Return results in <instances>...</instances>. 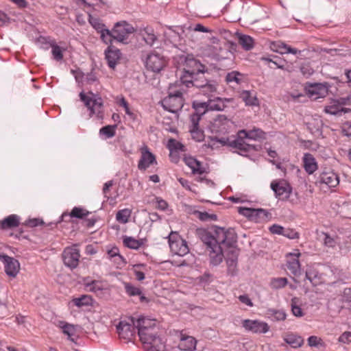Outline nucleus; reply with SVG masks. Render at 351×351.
I'll use <instances>...</instances> for the list:
<instances>
[{"mask_svg": "<svg viewBox=\"0 0 351 351\" xmlns=\"http://www.w3.org/2000/svg\"><path fill=\"white\" fill-rule=\"evenodd\" d=\"M339 341L346 343L351 342V332H343L339 339Z\"/></svg>", "mask_w": 351, "mask_h": 351, "instance_id": "nucleus-64", "label": "nucleus"}, {"mask_svg": "<svg viewBox=\"0 0 351 351\" xmlns=\"http://www.w3.org/2000/svg\"><path fill=\"white\" fill-rule=\"evenodd\" d=\"M59 327L62 329V332L67 335L69 340L74 341L73 336H75L76 332V329L74 325L64 322H60Z\"/></svg>", "mask_w": 351, "mask_h": 351, "instance_id": "nucleus-35", "label": "nucleus"}, {"mask_svg": "<svg viewBox=\"0 0 351 351\" xmlns=\"http://www.w3.org/2000/svg\"><path fill=\"white\" fill-rule=\"evenodd\" d=\"M80 257V250L77 245L66 247L62 252L64 263L70 268H75L78 265Z\"/></svg>", "mask_w": 351, "mask_h": 351, "instance_id": "nucleus-12", "label": "nucleus"}, {"mask_svg": "<svg viewBox=\"0 0 351 351\" xmlns=\"http://www.w3.org/2000/svg\"><path fill=\"white\" fill-rule=\"evenodd\" d=\"M169 245L171 252L176 255L183 256L189 252L186 241L176 232L169 234Z\"/></svg>", "mask_w": 351, "mask_h": 351, "instance_id": "nucleus-7", "label": "nucleus"}, {"mask_svg": "<svg viewBox=\"0 0 351 351\" xmlns=\"http://www.w3.org/2000/svg\"><path fill=\"white\" fill-rule=\"evenodd\" d=\"M193 107L196 113H199L202 116L208 110H223L226 108V104L225 100L220 97H215L213 99H209L207 102H194Z\"/></svg>", "mask_w": 351, "mask_h": 351, "instance_id": "nucleus-8", "label": "nucleus"}, {"mask_svg": "<svg viewBox=\"0 0 351 351\" xmlns=\"http://www.w3.org/2000/svg\"><path fill=\"white\" fill-rule=\"evenodd\" d=\"M329 86L327 83H307L304 90L312 100L324 98L328 94Z\"/></svg>", "mask_w": 351, "mask_h": 351, "instance_id": "nucleus-10", "label": "nucleus"}, {"mask_svg": "<svg viewBox=\"0 0 351 351\" xmlns=\"http://www.w3.org/2000/svg\"><path fill=\"white\" fill-rule=\"evenodd\" d=\"M268 314L274 321H283L287 317L285 312L282 310L270 309Z\"/></svg>", "mask_w": 351, "mask_h": 351, "instance_id": "nucleus-49", "label": "nucleus"}, {"mask_svg": "<svg viewBox=\"0 0 351 351\" xmlns=\"http://www.w3.org/2000/svg\"><path fill=\"white\" fill-rule=\"evenodd\" d=\"M196 341L191 336L186 335L182 332L180 335L178 349L184 351H191L195 348Z\"/></svg>", "mask_w": 351, "mask_h": 351, "instance_id": "nucleus-27", "label": "nucleus"}, {"mask_svg": "<svg viewBox=\"0 0 351 351\" xmlns=\"http://www.w3.org/2000/svg\"><path fill=\"white\" fill-rule=\"evenodd\" d=\"M239 44L242 46L245 50H250L254 47L253 38L247 35H240L238 40Z\"/></svg>", "mask_w": 351, "mask_h": 351, "instance_id": "nucleus-41", "label": "nucleus"}, {"mask_svg": "<svg viewBox=\"0 0 351 351\" xmlns=\"http://www.w3.org/2000/svg\"><path fill=\"white\" fill-rule=\"evenodd\" d=\"M141 157L138 162V168L140 171H145L149 167L157 164L156 156L152 154L147 145L140 148Z\"/></svg>", "mask_w": 351, "mask_h": 351, "instance_id": "nucleus-15", "label": "nucleus"}, {"mask_svg": "<svg viewBox=\"0 0 351 351\" xmlns=\"http://www.w3.org/2000/svg\"><path fill=\"white\" fill-rule=\"evenodd\" d=\"M233 253H234V259H227V264L228 266V269L230 271H234L236 268L237 263V258L239 255V252L237 249H233Z\"/></svg>", "mask_w": 351, "mask_h": 351, "instance_id": "nucleus-58", "label": "nucleus"}, {"mask_svg": "<svg viewBox=\"0 0 351 351\" xmlns=\"http://www.w3.org/2000/svg\"><path fill=\"white\" fill-rule=\"evenodd\" d=\"M19 217L16 215H10L0 221L2 229L16 228L19 226Z\"/></svg>", "mask_w": 351, "mask_h": 351, "instance_id": "nucleus-33", "label": "nucleus"}, {"mask_svg": "<svg viewBox=\"0 0 351 351\" xmlns=\"http://www.w3.org/2000/svg\"><path fill=\"white\" fill-rule=\"evenodd\" d=\"M167 147L169 149L171 156H173V154H176V152L180 151H184V145L173 138H171L168 141Z\"/></svg>", "mask_w": 351, "mask_h": 351, "instance_id": "nucleus-40", "label": "nucleus"}, {"mask_svg": "<svg viewBox=\"0 0 351 351\" xmlns=\"http://www.w3.org/2000/svg\"><path fill=\"white\" fill-rule=\"evenodd\" d=\"M87 287H89V289L93 291L101 290L103 289V285L101 282L97 280H93L90 283H88Z\"/></svg>", "mask_w": 351, "mask_h": 351, "instance_id": "nucleus-61", "label": "nucleus"}, {"mask_svg": "<svg viewBox=\"0 0 351 351\" xmlns=\"http://www.w3.org/2000/svg\"><path fill=\"white\" fill-rule=\"evenodd\" d=\"M254 210V208H245V207H240L239 208V213L241 215L247 217L251 221H252V218L254 217V213H253Z\"/></svg>", "mask_w": 351, "mask_h": 351, "instance_id": "nucleus-60", "label": "nucleus"}, {"mask_svg": "<svg viewBox=\"0 0 351 351\" xmlns=\"http://www.w3.org/2000/svg\"><path fill=\"white\" fill-rule=\"evenodd\" d=\"M72 302L78 307L89 306L92 303V298L89 295H83L80 298H73Z\"/></svg>", "mask_w": 351, "mask_h": 351, "instance_id": "nucleus-46", "label": "nucleus"}, {"mask_svg": "<svg viewBox=\"0 0 351 351\" xmlns=\"http://www.w3.org/2000/svg\"><path fill=\"white\" fill-rule=\"evenodd\" d=\"M186 66L187 69H184V75H187L189 78H193V75L203 74L205 71V66L194 58L186 59Z\"/></svg>", "mask_w": 351, "mask_h": 351, "instance_id": "nucleus-18", "label": "nucleus"}, {"mask_svg": "<svg viewBox=\"0 0 351 351\" xmlns=\"http://www.w3.org/2000/svg\"><path fill=\"white\" fill-rule=\"evenodd\" d=\"M245 136L247 139L257 141L265 138V132L256 128H254L249 131L245 130Z\"/></svg>", "mask_w": 351, "mask_h": 351, "instance_id": "nucleus-38", "label": "nucleus"}, {"mask_svg": "<svg viewBox=\"0 0 351 351\" xmlns=\"http://www.w3.org/2000/svg\"><path fill=\"white\" fill-rule=\"evenodd\" d=\"M269 47L273 51L281 54L292 53L295 55L300 52L298 49L292 48L280 40L271 42Z\"/></svg>", "mask_w": 351, "mask_h": 351, "instance_id": "nucleus-23", "label": "nucleus"}, {"mask_svg": "<svg viewBox=\"0 0 351 351\" xmlns=\"http://www.w3.org/2000/svg\"><path fill=\"white\" fill-rule=\"evenodd\" d=\"M117 125H108L99 130V134L105 136L106 138H112L116 134Z\"/></svg>", "mask_w": 351, "mask_h": 351, "instance_id": "nucleus-45", "label": "nucleus"}, {"mask_svg": "<svg viewBox=\"0 0 351 351\" xmlns=\"http://www.w3.org/2000/svg\"><path fill=\"white\" fill-rule=\"evenodd\" d=\"M90 212L86 209L82 207H74L71 211L69 213L64 212L62 213L61 216V220L67 221L68 218H77V219H85L88 215Z\"/></svg>", "mask_w": 351, "mask_h": 351, "instance_id": "nucleus-26", "label": "nucleus"}, {"mask_svg": "<svg viewBox=\"0 0 351 351\" xmlns=\"http://www.w3.org/2000/svg\"><path fill=\"white\" fill-rule=\"evenodd\" d=\"M341 106L344 105L340 104L339 102V99H337L334 102L333 104L326 106L324 108V111L325 112L330 114H337L343 111L346 112L347 110L343 109L341 107Z\"/></svg>", "mask_w": 351, "mask_h": 351, "instance_id": "nucleus-42", "label": "nucleus"}, {"mask_svg": "<svg viewBox=\"0 0 351 351\" xmlns=\"http://www.w3.org/2000/svg\"><path fill=\"white\" fill-rule=\"evenodd\" d=\"M283 229L284 227L278 225V224H274L271 226L269 227V230L271 232V233L274 234H278L282 235L283 234Z\"/></svg>", "mask_w": 351, "mask_h": 351, "instance_id": "nucleus-63", "label": "nucleus"}, {"mask_svg": "<svg viewBox=\"0 0 351 351\" xmlns=\"http://www.w3.org/2000/svg\"><path fill=\"white\" fill-rule=\"evenodd\" d=\"M252 221L256 223L267 221L269 219V213L264 209H254Z\"/></svg>", "mask_w": 351, "mask_h": 351, "instance_id": "nucleus-39", "label": "nucleus"}, {"mask_svg": "<svg viewBox=\"0 0 351 351\" xmlns=\"http://www.w3.org/2000/svg\"><path fill=\"white\" fill-rule=\"evenodd\" d=\"M116 103L118 106L123 108L125 113L131 117H133L134 113L130 110V106L127 100L123 97V96H117L116 97Z\"/></svg>", "mask_w": 351, "mask_h": 351, "instance_id": "nucleus-47", "label": "nucleus"}, {"mask_svg": "<svg viewBox=\"0 0 351 351\" xmlns=\"http://www.w3.org/2000/svg\"><path fill=\"white\" fill-rule=\"evenodd\" d=\"M320 182L326 184L329 188H334L339 185V178L332 171H324L319 176Z\"/></svg>", "mask_w": 351, "mask_h": 351, "instance_id": "nucleus-21", "label": "nucleus"}, {"mask_svg": "<svg viewBox=\"0 0 351 351\" xmlns=\"http://www.w3.org/2000/svg\"><path fill=\"white\" fill-rule=\"evenodd\" d=\"M140 35L144 41L149 46H152L157 40V36L154 33V30L151 27H146L140 29Z\"/></svg>", "mask_w": 351, "mask_h": 351, "instance_id": "nucleus-31", "label": "nucleus"}, {"mask_svg": "<svg viewBox=\"0 0 351 351\" xmlns=\"http://www.w3.org/2000/svg\"><path fill=\"white\" fill-rule=\"evenodd\" d=\"M284 341L293 348L301 347L304 344V339L293 332L286 333L283 337Z\"/></svg>", "mask_w": 351, "mask_h": 351, "instance_id": "nucleus-29", "label": "nucleus"}, {"mask_svg": "<svg viewBox=\"0 0 351 351\" xmlns=\"http://www.w3.org/2000/svg\"><path fill=\"white\" fill-rule=\"evenodd\" d=\"M105 55L108 66L114 69L120 59V51L114 46L110 45L105 51Z\"/></svg>", "mask_w": 351, "mask_h": 351, "instance_id": "nucleus-24", "label": "nucleus"}, {"mask_svg": "<svg viewBox=\"0 0 351 351\" xmlns=\"http://www.w3.org/2000/svg\"><path fill=\"white\" fill-rule=\"evenodd\" d=\"M166 64L167 61L163 56L155 51L149 53L145 60L147 69L154 73L160 72Z\"/></svg>", "mask_w": 351, "mask_h": 351, "instance_id": "nucleus-11", "label": "nucleus"}, {"mask_svg": "<svg viewBox=\"0 0 351 351\" xmlns=\"http://www.w3.org/2000/svg\"><path fill=\"white\" fill-rule=\"evenodd\" d=\"M136 318L131 317L128 320L125 319L119 322L117 326V332L121 339L130 341L134 338L136 329L134 324Z\"/></svg>", "mask_w": 351, "mask_h": 351, "instance_id": "nucleus-9", "label": "nucleus"}, {"mask_svg": "<svg viewBox=\"0 0 351 351\" xmlns=\"http://www.w3.org/2000/svg\"><path fill=\"white\" fill-rule=\"evenodd\" d=\"M306 278L313 284L317 283L319 279L318 272L313 269H308L306 271Z\"/></svg>", "mask_w": 351, "mask_h": 351, "instance_id": "nucleus-56", "label": "nucleus"}, {"mask_svg": "<svg viewBox=\"0 0 351 351\" xmlns=\"http://www.w3.org/2000/svg\"><path fill=\"white\" fill-rule=\"evenodd\" d=\"M175 88L176 86H171L168 96L165 97L161 101L162 106L165 110L173 113L179 111L184 104L182 98L183 89L176 90Z\"/></svg>", "mask_w": 351, "mask_h": 351, "instance_id": "nucleus-4", "label": "nucleus"}, {"mask_svg": "<svg viewBox=\"0 0 351 351\" xmlns=\"http://www.w3.org/2000/svg\"><path fill=\"white\" fill-rule=\"evenodd\" d=\"M107 254L109 258H114L115 260L124 261L123 257L119 254V250L117 247L113 246L107 250Z\"/></svg>", "mask_w": 351, "mask_h": 351, "instance_id": "nucleus-51", "label": "nucleus"}, {"mask_svg": "<svg viewBox=\"0 0 351 351\" xmlns=\"http://www.w3.org/2000/svg\"><path fill=\"white\" fill-rule=\"evenodd\" d=\"M183 161L191 169L193 174L202 175L206 171L202 163L192 156H185Z\"/></svg>", "mask_w": 351, "mask_h": 351, "instance_id": "nucleus-22", "label": "nucleus"}, {"mask_svg": "<svg viewBox=\"0 0 351 351\" xmlns=\"http://www.w3.org/2000/svg\"><path fill=\"white\" fill-rule=\"evenodd\" d=\"M51 53L53 55V58L56 61H60L63 58V50L62 49L57 45H51Z\"/></svg>", "mask_w": 351, "mask_h": 351, "instance_id": "nucleus-55", "label": "nucleus"}, {"mask_svg": "<svg viewBox=\"0 0 351 351\" xmlns=\"http://www.w3.org/2000/svg\"><path fill=\"white\" fill-rule=\"evenodd\" d=\"M232 125V122L228 119L225 115L219 114L210 122L209 128L210 132L215 134L212 141L219 143L218 138L226 136L230 128Z\"/></svg>", "mask_w": 351, "mask_h": 351, "instance_id": "nucleus-5", "label": "nucleus"}, {"mask_svg": "<svg viewBox=\"0 0 351 351\" xmlns=\"http://www.w3.org/2000/svg\"><path fill=\"white\" fill-rule=\"evenodd\" d=\"M125 293L130 297L139 296L140 302L142 303L149 302V299L147 298L142 292L140 287H136L130 282L123 283Z\"/></svg>", "mask_w": 351, "mask_h": 351, "instance_id": "nucleus-25", "label": "nucleus"}, {"mask_svg": "<svg viewBox=\"0 0 351 351\" xmlns=\"http://www.w3.org/2000/svg\"><path fill=\"white\" fill-rule=\"evenodd\" d=\"M303 167L308 174H313L318 169L317 162L314 156L306 153L302 158Z\"/></svg>", "mask_w": 351, "mask_h": 351, "instance_id": "nucleus-28", "label": "nucleus"}, {"mask_svg": "<svg viewBox=\"0 0 351 351\" xmlns=\"http://www.w3.org/2000/svg\"><path fill=\"white\" fill-rule=\"evenodd\" d=\"M198 234L206 246V250L213 265H217L222 262L224 257V246L229 248L227 259H234L233 249L236 248L233 245L237 241L234 230L217 227L212 231L200 230Z\"/></svg>", "mask_w": 351, "mask_h": 351, "instance_id": "nucleus-1", "label": "nucleus"}, {"mask_svg": "<svg viewBox=\"0 0 351 351\" xmlns=\"http://www.w3.org/2000/svg\"><path fill=\"white\" fill-rule=\"evenodd\" d=\"M101 39L106 43H111L114 40V36L113 31H110L108 29H104L100 33Z\"/></svg>", "mask_w": 351, "mask_h": 351, "instance_id": "nucleus-52", "label": "nucleus"}, {"mask_svg": "<svg viewBox=\"0 0 351 351\" xmlns=\"http://www.w3.org/2000/svg\"><path fill=\"white\" fill-rule=\"evenodd\" d=\"M308 345L311 347L319 348L324 346L323 340L317 336H311L307 339Z\"/></svg>", "mask_w": 351, "mask_h": 351, "instance_id": "nucleus-53", "label": "nucleus"}, {"mask_svg": "<svg viewBox=\"0 0 351 351\" xmlns=\"http://www.w3.org/2000/svg\"><path fill=\"white\" fill-rule=\"evenodd\" d=\"M243 79V75L241 73L233 71L228 73L226 76V82L229 84H240Z\"/></svg>", "mask_w": 351, "mask_h": 351, "instance_id": "nucleus-36", "label": "nucleus"}, {"mask_svg": "<svg viewBox=\"0 0 351 351\" xmlns=\"http://www.w3.org/2000/svg\"><path fill=\"white\" fill-rule=\"evenodd\" d=\"M90 23L93 27L94 29L98 32L101 33L104 29H106L105 25L101 23L98 19H90Z\"/></svg>", "mask_w": 351, "mask_h": 351, "instance_id": "nucleus-59", "label": "nucleus"}, {"mask_svg": "<svg viewBox=\"0 0 351 351\" xmlns=\"http://www.w3.org/2000/svg\"><path fill=\"white\" fill-rule=\"evenodd\" d=\"M142 343L147 350L167 351L162 339L158 335V322L156 319L140 316L134 322Z\"/></svg>", "mask_w": 351, "mask_h": 351, "instance_id": "nucleus-2", "label": "nucleus"}, {"mask_svg": "<svg viewBox=\"0 0 351 351\" xmlns=\"http://www.w3.org/2000/svg\"><path fill=\"white\" fill-rule=\"evenodd\" d=\"M282 236L290 239H295L299 238V233L292 228H285L283 229Z\"/></svg>", "mask_w": 351, "mask_h": 351, "instance_id": "nucleus-57", "label": "nucleus"}, {"mask_svg": "<svg viewBox=\"0 0 351 351\" xmlns=\"http://www.w3.org/2000/svg\"><path fill=\"white\" fill-rule=\"evenodd\" d=\"M245 135V130H241L238 132L236 139L230 140L228 136H224L218 138V141L221 145H230L241 152H247L254 149V147L245 141V139H247Z\"/></svg>", "mask_w": 351, "mask_h": 351, "instance_id": "nucleus-6", "label": "nucleus"}, {"mask_svg": "<svg viewBox=\"0 0 351 351\" xmlns=\"http://www.w3.org/2000/svg\"><path fill=\"white\" fill-rule=\"evenodd\" d=\"M300 256L301 253L299 250H294L293 252L289 253L286 256L287 267L294 276H298L300 274V263L299 261Z\"/></svg>", "mask_w": 351, "mask_h": 351, "instance_id": "nucleus-17", "label": "nucleus"}, {"mask_svg": "<svg viewBox=\"0 0 351 351\" xmlns=\"http://www.w3.org/2000/svg\"><path fill=\"white\" fill-rule=\"evenodd\" d=\"M25 224L27 226L33 228V227H36V226L43 224V220H41L40 219L34 218V219H30L27 220L25 221Z\"/></svg>", "mask_w": 351, "mask_h": 351, "instance_id": "nucleus-62", "label": "nucleus"}, {"mask_svg": "<svg viewBox=\"0 0 351 351\" xmlns=\"http://www.w3.org/2000/svg\"><path fill=\"white\" fill-rule=\"evenodd\" d=\"M201 116L199 113H194L191 116V126L190 128V132L193 139L196 141L201 142L204 138V134L203 130L199 128V121Z\"/></svg>", "mask_w": 351, "mask_h": 351, "instance_id": "nucleus-20", "label": "nucleus"}, {"mask_svg": "<svg viewBox=\"0 0 351 351\" xmlns=\"http://www.w3.org/2000/svg\"><path fill=\"white\" fill-rule=\"evenodd\" d=\"M144 265H136L134 266L132 271L134 274L135 278L138 281H142L145 279Z\"/></svg>", "mask_w": 351, "mask_h": 351, "instance_id": "nucleus-50", "label": "nucleus"}, {"mask_svg": "<svg viewBox=\"0 0 351 351\" xmlns=\"http://www.w3.org/2000/svg\"><path fill=\"white\" fill-rule=\"evenodd\" d=\"M131 214L132 210L129 208L120 210L117 213L116 219L121 223H126L128 222Z\"/></svg>", "mask_w": 351, "mask_h": 351, "instance_id": "nucleus-43", "label": "nucleus"}, {"mask_svg": "<svg viewBox=\"0 0 351 351\" xmlns=\"http://www.w3.org/2000/svg\"><path fill=\"white\" fill-rule=\"evenodd\" d=\"M322 234L324 245L328 247H335L337 243L336 237H331L328 233L323 232Z\"/></svg>", "mask_w": 351, "mask_h": 351, "instance_id": "nucleus-54", "label": "nucleus"}, {"mask_svg": "<svg viewBox=\"0 0 351 351\" xmlns=\"http://www.w3.org/2000/svg\"><path fill=\"white\" fill-rule=\"evenodd\" d=\"M240 97L247 106L258 105V101L256 95L249 90H243L240 94Z\"/></svg>", "mask_w": 351, "mask_h": 351, "instance_id": "nucleus-34", "label": "nucleus"}, {"mask_svg": "<svg viewBox=\"0 0 351 351\" xmlns=\"http://www.w3.org/2000/svg\"><path fill=\"white\" fill-rule=\"evenodd\" d=\"M288 283L286 278H274L271 280L270 287L274 289L284 288Z\"/></svg>", "mask_w": 351, "mask_h": 351, "instance_id": "nucleus-48", "label": "nucleus"}, {"mask_svg": "<svg viewBox=\"0 0 351 351\" xmlns=\"http://www.w3.org/2000/svg\"><path fill=\"white\" fill-rule=\"evenodd\" d=\"M145 239H136L132 237L129 236H123V243L124 246L132 249V250H138L141 246H143L145 243Z\"/></svg>", "mask_w": 351, "mask_h": 351, "instance_id": "nucleus-32", "label": "nucleus"}, {"mask_svg": "<svg viewBox=\"0 0 351 351\" xmlns=\"http://www.w3.org/2000/svg\"><path fill=\"white\" fill-rule=\"evenodd\" d=\"M241 325L246 331L253 333L264 334L269 330L268 324L258 319H243L241 321Z\"/></svg>", "mask_w": 351, "mask_h": 351, "instance_id": "nucleus-13", "label": "nucleus"}, {"mask_svg": "<svg viewBox=\"0 0 351 351\" xmlns=\"http://www.w3.org/2000/svg\"><path fill=\"white\" fill-rule=\"evenodd\" d=\"M217 84L215 82L208 81L199 93L209 97L213 96L217 93Z\"/></svg>", "mask_w": 351, "mask_h": 351, "instance_id": "nucleus-37", "label": "nucleus"}, {"mask_svg": "<svg viewBox=\"0 0 351 351\" xmlns=\"http://www.w3.org/2000/svg\"><path fill=\"white\" fill-rule=\"evenodd\" d=\"M270 186L276 197L280 200H287L292 192V187L284 180H274L271 183Z\"/></svg>", "mask_w": 351, "mask_h": 351, "instance_id": "nucleus-14", "label": "nucleus"}, {"mask_svg": "<svg viewBox=\"0 0 351 351\" xmlns=\"http://www.w3.org/2000/svg\"><path fill=\"white\" fill-rule=\"evenodd\" d=\"M1 261L4 263L5 271L10 277H16L20 270V264L19 261L8 256H2Z\"/></svg>", "mask_w": 351, "mask_h": 351, "instance_id": "nucleus-19", "label": "nucleus"}, {"mask_svg": "<svg viewBox=\"0 0 351 351\" xmlns=\"http://www.w3.org/2000/svg\"><path fill=\"white\" fill-rule=\"evenodd\" d=\"M81 100L90 110V116L95 114L98 119H102L104 116V105L102 99L92 92L85 94L83 92L80 93Z\"/></svg>", "mask_w": 351, "mask_h": 351, "instance_id": "nucleus-3", "label": "nucleus"}, {"mask_svg": "<svg viewBox=\"0 0 351 351\" xmlns=\"http://www.w3.org/2000/svg\"><path fill=\"white\" fill-rule=\"evenodd\" d=\"M181 81L186 87H190V84H191L193 87L199 89V91L205 83L208 82L204 77H201L200 80L195 78V75H193V78H189L187 75H183L181 77Z\"/></svg>", "mask_w": 351, "mask_h": 351, "instance_id": "nucleus-30", "label": "nucleus"}, {"mask_svg": "<svg viewBox=\"0 0 351 351\" xmlns=\"http://www.w3.org/2000/svg\"><path fill=\"white\" fill-rule=\"evenodd\" d=\"M300 300L298 298H293L291 300V311L293 314L298 317H302L304 315V313L300 306Z\"/></svg>", "mask_w": 351, "mask_h": 351, "instance_id": "nucleus-44", "label": "nucleus"}, {"mask_svg": "<svg viewBox=\"0 0 351 351\" xmlns=\"http://www.w3.org/2000/svg\"><path fill=\"white\" fill-rule=\"evenodd\" d=\"M134 27L125 21L117 23L112 29L114 40L124 43L128 36L134 32Z\"/></svg>", "mask_w": 351, "mask_h": 351, "instance_id": "nucleus-16", "label": "nucleus"}]
</instances>
